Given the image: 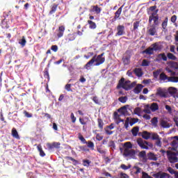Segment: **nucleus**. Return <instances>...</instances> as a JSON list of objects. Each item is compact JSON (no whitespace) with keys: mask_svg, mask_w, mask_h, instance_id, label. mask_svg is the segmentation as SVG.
Returning a JSON list of instances; mask_svg holds the SVG:
<instances>
[{"mask_svg":"<svg viewBox=\"0 0 178 178\" xmlns=\"http://www.w3.org/2000/svg\"><path fill=\"white\" fill-rule=\"evenodd\" d=\"M161 140H162V138H159L156 140V145H157V147H161L162 146V143L161 142Z\"/></svg>","mask_w":178,"mask_h":178,"instance_id":"48","label":"nucleus"},{"mask_svg":"<svg viewBox=\"0 0 178 178\" xmlns=\"http://www.w3.org/2000/svg\"><path fill=\"white\" fill-rule=\"evenodd\" d=\"M85 144H88V148H91V149H94V143L91 141H88V143L86 142Z\"/></svg>","mask_w":178,"mask_h":178,"instance_id":"41","label":"nucleus"},{"mask_svg":"<svg viewBox=\"0 0 178 178\" xmlns=\"http://www.w3.org/2000/svg\"><path fill=\"white\" fill-rule=\"evenodd\" d=\"M156 95H159V97H161L162 98L166 97V92H165V90L162 88L157 89Z\"/></svg>","mask_w":178,"mask_h":178,"instance_id":"10","label":"nucleus"},{"mask_svg":"<svg viewBox=\"0 0 178 178\" xmlns=\"http://www.w3.org/2000/svg\"><path fill=\"white\" fill-rule=\"evenodd\" d=\"M154 22L153 26H158L159 24V16L157 17H149V23L151 24V22Z\"/></svg>","mask_w":178,"mask_h":178,"instance_id":"8","label":"nucleus"},{"mask_svg":"<svg viewBox=\"0 0 178 178\" xmlns=\"http://www.w3.org/2000/svg\"><path fill=\"white\" fill-rule=\"evenodd\" d=\"M124 34V26L118 25L117 26V33L115 35H123Z\"/></svg>","mask_w":178,"mask_h":178,"instance_id":"7","label":"nucleus"},{"mask_svg":"<svg viewBox=\"0 0 178 178\" xmlns=\"http://www.w3.org/2000/svg\"><path fill=\"white\" fill-rule=\"evenodd\" d=\"M153 51H161V45L158 44V43H155L151 46Z\"/></svg>","mask_w":178,"mask_h":178,"instance_id":"27","label":"nucleus"},{"mask_svg":"<svg viewBox=\"0 0 178 178\" xmlns=\"http://www.w3.org/2000/svg\"><path fill=\"white\" fill-rule=\"evenodd\" d=\"M143 54H146L147 55H152L154 54V49H152V47L146 49L145 51H143Z\"/></svg>","mask_w":178,"mask_h":178,"instance_id":"22","label":"nucleus"},{"mask_svg":"<svg viewBox=\"0 0 178 178\" xmlns=\"http://www.w3.org/2000/svg\"><path fill=\"white\" fill-rule=\"evenodd\" d=\"M156 177H159V178H169V175L165 172L162 173H158L156 175Z\"/></svg>","mask_w":178,"mask_h":178,"instance_id":"23","label":"nucleus"},{"mask_svg":"<svg viewBox=\"0 0 178 178\" xmlns=\"http://www.w3.org/2000/svg\"><path fill=\"white\" fill-rule=\"evenodd\" d=\"M124 149H131L133 148V145H131V143L127 142L124 145Z\"/></svg>","mask_w":178,"mask_h":178,"instance_id":"30","label":"nucleus"},{"mask_svg":"<svg viewBox=\"0 0 178 178\" xmlns=\"http://www.w3.org/2000/svg\"><path fill=\"white\" fill-rule=\"evenodd\" d=\"M134 73L138 77H141V76H143V70L140 68H136L134 70Z\"/></svg>","mask_w":178,"mask_h":178,"instance_id":"24","label":"nucleus"},{"mask_svg":"<svg viewBox=\"0 0 178 178\" xmlns=\"http://www.w3.org/2000/svg\"><path fill=\"white\" fill-rule=\"evenodd\" d=\"M144 88V86L141 84L137 85V86L134 88V93L135 94H140L141 92V90Z\"/></svg>","mask_w":178,"mask_h":178,"instance_id":"15","label":"nucleus"},{"mask_svg":"<svg viewBox=\"0 0 178 178\" xmlns=\"http://www.w3.org/2000/svg\"><path fill=\"white\" fill-rule=\"evenodd\" d=\"M174 140L172 142V145L173 147H178V136H175Z\"/></svg>","mask_w":178,"mask_h":178,"instance_id":"31","label":"nucleus"},{"mask_svg":"<svg viewBox=\"0 0 178 178\" xmlns=\"http://www.w3.org/2000/svg\"><path fill=\"white\" fill-rule=\"evenodd\" d=\"M167 26H168V18H165V19L162 23V27L163 30H165Z\"/></svg>","mask_w":178,"mask_h":178,"instance_id":"42","label":"nucleus"},{"mask_svg":"<svg viewBox=\"0 0 178 178\" xmlns=\"http://www.w3.org/2000/svg\"><path fill=\"white\" fill-rule=\"evenodd\" d=\"M176 20H177V17H176V15H173L172 17H171V22L172 23H175L176 22Z\"/></svg>","mask_w":178,"mask_h":178,"instance_id":"62","label":"nucleus"},{"mask_svg":"<svg viewBox=\"0 0 178 178\" xmlns=\"http://www.w3.org/2000/svg\"><path fill=\"white\" fill-rule=\"evenodd\" d=\"M143 112L145 113H148V114L151 113V107L149 106V105L147 104V105L145 106V108L143 109Z\"/></svg>","mask_w":178,"mask_h":178,"instance_id":"33","label":"nucleus"},{"mask_svg":"<svg viewBox=\"0 0 178 178\" xmlns=\"http://www.w3.org/2000/svg\"><path fill=\"white\" fill-rule=\"evenodd\" d=\"M160 80H163V81H165V80H168L169 81V79L170 77H168L165 73H161L159 76Z\"/></svg>","mask_w":178,"mask_h":178,"instance_id":"28","label":"nucleus"},{"mask_svg":"<svg viewBox=\"0 0 178 178\" xmlns=\"http://www.w3.org/2000/svg\"><path fill=\"white\" fill-rule=\"evenodd\" d=\"M139 25H140V23L138 22H136L134 23V30H137V29H138Z\"/></svg>","mask_w":178,"mask_h":178,"instance_id":"54","label":"nucleus"},{"mask_svg":"<svg viewBox=\"0 0 178 178\" xmlns=\"http://www.w3.org/2000/svg\"><path fill=\"white\" fill-rule=\"evenodd\" d=\"M134 113H135V115H138V116H140V115H141V113H142L141 108L139 107L136 108L134 109Z\"/></svg>","mask_w":178,"mask_h":178,"instance_id":"39","label":"nucleus"},{"mask_svg":"<svg viewBox=\"0 0 178 178\" xmlns=\"http://www.w3.org/2000/svg\"><path fill=\"white\" fill-rule=\"evenodd\" d=\"M147 157L151 160V161H157L158 160V157H156V156L152 153L150 152L147 154Z\"/></svg>","mask_w":178,"mask_h":178,"instance_id":"21","label":"nucleus"},{"mask_svg":"<svg viewBox=\"0 0 178 178\" xmlns=\"http://www.w3.org/2000/svg\"><path fill=\"white\" fill-rule=\"evenodd\" d=\"M26 38L24 37H22V39L19 42V44H21L22 47H24V45H26Z\"/></svg>","mask_w":178,"mask_h":178,"instance_id":"49","label":"nucleus"},{"mask_svg":"<svg viewBox=\"0 0 178 178\" xmlns=\"http://www.w3.org/2000/svg\"><path fill=\"white\" fill-rule=\"evenodd\" d=\"M138 130H140L138 127H135L132 129L131 133L134 137L137 136V134H138Z\"/></svg>","mask_w":178,"mask_h":178,"instance_id":"25","label":"nucleus"},{"mask_svg":"<svg viewBox=\"0 0 178 178\" xmlns=\"http://www.w3.org/2000/svg\"><path fill=\"white\" fill-rule=\"evenodd\" d=\"M167 156L170 163H176V162H178L177 154L175 152L168 151Z\"/></svg>","mask_w":178,"mask_h":178,"instance_id":"3","label":"nucleus"},{"mask_svg":"<svg viewBox=\"0 0 178 178\" xmlns=\"http://www.w3.org/2000/svg\"><path fill=\"white\" fill-rule=\"evenodd\" d=\"M92 12H95L97 15L101 13V8L98 7V6H93L91 7Z\"/></svg>","mask_w":178,"mask_h":178,"instance_id":"19","label":"nucleus"},{"mask_svg":"<svg viewBox=\"0 0 178 178\" xmlns=\"http://www.w3.org/2000/svg\"><path fill=\"white\" fill-rule=\"evenodd\" d=\"M104 54H102L99 56H95L93 58L86 63L85 65V69L87 70H90V67L92 66L95 63V66H99V65H102L104 62H105V58L103 57Z\"/></svg>","mask_w":178,"mask_h":178,"instance_id":"1","label":"nucleus"},{"mask_svg":"<svg viewBox=\"0 0 178 178\" xmlns=\"http://www.w3.org/2000/svg\"><path fill=\"white\" fill-rule=\"evenodd\" d=\"M161 126L163 127V129H169L170 127V124H169L166 120H161Z\"/></svg>","mask_w":178,"mask_h":178,"instance_id":"17","label":"nucleus"},{"mask_svg":"<svg viewBox=\"0 0 178 178\" xmlns=\"http://www.w3.org/2000/svg\"><path fill=\"white\" fill-rule=\"evenodd\" d=\"M168 58L169 59H172V60H175L176 59V56H175V55H173L171 53H168Z\"/></svg>","mask_w":178,"mask_h":178,"instance_id":"44","label":"nucleus"},{"mask_svg":"<svg viewBox=\"0 0 178 178\" xmlns=\"http://www.w3.org/2000/svg\"><path fill=\"white\" fill-rule=\"evenodd\" d=\"M37 148H38V151H39L40 152V156H45V153L42 150V146H41V145H38L37 146Z\"/></svg>","mask_w":178,"mask_h":178,"instance_id":"26","label":"nucleus"},{"mask_svg":"<svg viewBox=\"0 0 178 178\" xmlns=\"http://www.w3.org/2000/svg\"><path fill=\"white\" fill-rule=\"evenodd\" d=\"M102 138H104V137L99 134H97L96 135V140H97L98 141H101L102 140Z\"/></svg>","mask_w":178,"mask_h":178,"instance_id":"55","label":"nucleus"},{"mask_svg":"<svg viewBox=\"0 0 178 178\" xmlns=\"http://www.w3.org/2000/svg\"><path fill=\"white\" fill-rule=\"evenodd\" d=\"M165 109H166V111H168V113L172 114V107H170V106L166 105Z\"/></svg>","mask_w":178,"mask_h":178,"instance_id":"51","label":"nucleus"},{"mask_svg":"<svg viewBox=\"0 0 178 178\" xmlns=\"http://www.w3.org/2000/svg\"><path fill=\"white\" fill-rule=\"evenodd\" d=\"M51 51H54V52H56L58 51V46L56 45L51 46Z\"/></svg>","mask_w":178,"mask_h":178,"instance_id":"59","label":"nucleus"},{"mask_svg":"<svg viewBox=\"0 0 178 178\" xmlns=\"http://www.w3.org/2000/svg\"><path fill=\"white\" fill-rule=\"evenodd\" d=\"M142 137L145 140H149V138H151V133L145 131L142 133Z\"/></svg>","mask_w":178,"mask_h":178,"instance_id":"14","label":"nucleus"},{"mask_svg":"<svg viewBox=\"0 0 178 178\" xmlns=\"http://www.w3.org/2000/svg\"><path fill=\"white\" fill-rule=\"evenodd\" d=\"M148 34H149V35H155V34H156V29L155 28V25H152L149 28Z\"/></svg>","mask_w":178,"mask_h":178,"instance_id":"11","label":"nucleus"},{"mask_svg":"<svg viewBox=\"0 0 178 178\" xmlns=\"http://www.w3.org/2000/svg\"><path fill=\"white\" fill-rule=\"evenodd\" d=\"M122 8H123V6L118 8V10L115 12V19H118V17L120 16L122 13Z\"/></svg>","mask_w":178,"mask_h":178,"instance_id":"35","label":"nucleus"},{"mask_svg":"<svg viewBox=\"0 0 178 178\" xmlns=\"http://www.w3.org/2000/svg\"><path fill=\"white\" fill-rule=\"evenodd\" d=\"M137 144L140 147V148H142V149H148V145H149L148 142L141 138L137 139Z\"/></svg>","mask_w":178,"mask_h":178,"instance_id":"6","label":"nucleus"},{"mask_svg":"<svg viewBox=\"0 0 178 178\" xmlns=\"http://www.w3.org/2000/svg\"><path fill=\"white\" fill-rule=\"evenodd\" d=\"M168 60V57H166V56L163 54H159L157 58H156V60L159 61V60Z\"/></svg>","mask_w":178,"mask_h":178,"instance_id":"20","label":"nucleus"},{"mask_svg":"<svg viewBox=\"0 0 178 178\" xmlns=\"http://www.w3.org/2000/svg\"><path fill=\"white\" fill-rule=\"evenodd\" d=\"M136 169V174L138 175V173H141V168H138V167H135Z\"/></svg>","mask_w":178,"mask_h":178,"instance_id":"61","label":"nucleus"},{"mask_svg":"<svg viewBox=\"0 0 178 178\" xmlns=\"http://www.w3.org/2000/svg\"><path fill=\"white\" fill-rule=\"evenodd\" d=\"M155 10H156V6H151L148 10V13H151L152 12H154Z\"/></svg>","mask_w":178,"mask_h":178,"instance_id":"43","label":"nucleus"},{"mask_svg":"<svg viewBox=\"0 0 178 178\" xmlns=\"http://www.w3.org/2000/svg\"><path fill=\"white\" fill-rule=\"evenodd\" d=\"M108 147H111V149H115V143L113 141H110L108 143Z\"/></svg>","mask_w":178,"mask_h":178,"instance_id":"46","label":"nucleus"},{"mask_svg":"<svg viewBox=\"0 0 178 178\" xmlns=\"http://www.w3.org/2000/svg\"><path fill=\"white\" fill-rule=\"evenodd\" d=\"M139 158H142V159H145V156H147V154L145 153V151L140 152L138 154Z\"/></svg>","mask_w":178,"mask_h":178,"instance_id":"37","label":"nucleus"},{"mask_svg":"<svg viewBox=\"0 0 178 178\" xmlns=\"http://www.w3.org/2000/svg\"><path fill=\"white\" fill-rule=\"evenodd\" d=\"M142 178H150L151 177L149 175H148V174L143 172H142Z\"/></svg>","mask_w":178,"mask_h":178,"instance_id":"57","label":"nucleus"},{"mask_svg":"<svg viewBox=\"0 0 178 178\" xmlns=\"http://www.w3.org/2000/svg\"><path fill=\"white\" fill-rule=\"evenodd\" d=\"M152 124V126H154V127H156L158 126V118L154 117L152 118V120H151Z\"/></svg>","mask_w":178,"mask_h":178,"instance_id":"29","label":"nucleus"},{"mask_svg":"<svg viewBox=\"0 0 178 178\" xmlns=\"http://www.w3.org/2000/svg\"><path fill=\"white\" fill-rule=\"evenodd\" d=\"M47 147L49 149H54V148H59L60 147V143H47Z\"/></svg>","mask_w":178,"mask_h":178,"instance_id":"9","label":"nucleus"},{"mask_svg":"<svg viewBox=\"0 0 178 178\" xmlns=\"http://www.w3.org/2000/svg\"><path fill=\"white\" fill-rule=\"evenodd\" d=\"M88 23L89 24V27L90 29H97V24H95V23L91 20H88Z\"/></svg>","mask_w":178,"mask_h":178,"instance_id":"34","label":"nucleus"},{"mask_svg":"<svg viewBox=\"0 0 178 178\" xmlns=\"http://www.w3.org/2000/svg\"><path fill=\"white\" fill-rule=\"evenodd\" d=\"M90 161L88 160H84L83 161V166H90Z\"/></svg>","mask_w":178,"mask_h":178,"instance_id":"53","label":"nucleus"},{"mask_svg":"<svg viewBox=\"0 0 178 178\" xmlns=\"http://www.w3.org/2000/svg\"><path fill=\"white\" fill-rule=\"evenodd\" d=\"M120 178H129V175L122 172V173H120Z\"/></svg>","mask_w":178,"mask_h":178,"instance_id":"60","label":"nucleus"},{"mask_svg":"<svg viewBox=\"0 0 178 178\" xmlns=\"http://www.w3.org/2000/svg\"><path fill=\"white\" fill-rule=\"evenodd\" d=\"M118 101L122 104H126V102H127V97H119Z\"/></svg>","mask_w":178,"mask_h":178,"instance_id":"38","label":"nucleus"},{"mask_svg":"<svg viewBox=\"0 0 178 178\" xmlns=\"http://www.w3.org/2000/svg\"><path fill=\"white\" fill-rule=\"evenodd\" d=\"M71 87H72L71 84H67V85H65V90H67V91H72Z\"/></svg>","mask_w":178,"mask_h":178,"instance_id":"52","label":"nucleus"},{"mask_svg":"<svg viewBox=\"0 0 178 178\" xmlns=\"http://www.w3.org/2000/svg\"><path fill=\"white\" fill-rule=\"evenodd\" d=\"M150 138H152V140H159L160 138H159V135H158V134L151 133Z\"/></svg>","mask_w":178,"mask_h":178,"instance_id":"32","label":"nucleus"},{"mask_svg":"<svg viewBox=\"0 0 178 178\" xmlns=\"http://www.w3.org/2000/svg\"><path fill=\"white\" fill-rule=\"evenodd\" d=\"M159 10L156 9L154 11H152V13H149V15H151L149 17H158Z\"/></svg>","mask_w":178,"mask_h":178,"instance_id":"36","label":"nucleus"},{"mask_svg":"<svg viewBox=\"0 0 178 178\" xmlns=\"http://www.w3.org/2000/svg\"><path fill=\"white\" fill-rule=\"evenodd\" d=\"M70 118L72 123H76V118L74 117V114L73 113H71Z\"/></svg>","mask_w":178,"mask_h":178,"instance_id":"47","label":"nucleus"},{"mask_svg":"<svg viewBox=\"0 0 178 178\" xmlns=\"http://www.w3.org/2000/svg\"><path fill=\"white\" fill-rule=\"evenodd\" d=\"M12 136L15 138H17V140H20V136H19V134L17 133V130H16L15 128H13V129H12Z\"/></svg>","mask_w":178,"mask_h":178,"instance_id":"18","label":"nucleus"},{"mask_svg":"<svg viewBox=\"0 0 178 178\" xmlns=\"http://www.w3.org/2000/svg\"><path fill=\"white\" fill-rule=\"evenodd\" d=\"M79 140H80L82 143H83L84 144H86V143H87V142L86 141V138H84V137H83V136H81V134H79Z\"/></svg>","mask_w":178,"mask_h":178,"instance_id":"50","label":"nucleus"},{"mask_svg":"<svg viewBox=\"0 0 178 178\" xmlns=\"http://www.w3.org/2000/svg\"><path fill=\"white\" fill-rule=\"evenodd\" d=\"M123 156H124V158L129 157V158H131L132 159H134V158H136V151L131 149H124Z\"/></svg>","mask_w":178,"mask_h":178,"instance_id":"4","label":"nucleus"},{"mask_svg":"<svg viewBox=\"0 0 178 178\" xmlns=\"http://www.w3.org/2000/svg\"><path fill=\"white\" fill-rule=\"evenodd\" d=\"M165 70L166 72H168V73H170V76H170L169 81H171L172 83H178V77L175 76H176V72L172 71V70H170L168 67H167Z\"/></svg>","mask_w":178,"mask_h":178,"instance_id":"5","label":"nucleus"},{"mask_svg":"<svg viewBox=\"0 0 178 178\" xmlns=\"http://www.w3.org/2000/svg\"><path fill=\"white\" fill-rule=\"evenodd\" d=\"M168 91H169L170 94H176V92H177V89L172 87L168 89Z\"/></svg>","mask_w":178,"mask_h":178,"instance_id":"40","label":"nucleus"},{"mask_svg":"<svg viewBox=\"0 0 178 178\" xmlns=\"http://www.w3.org/2000/svg\"><path fill=\"white\" fill-rule=\"evenodd\" d=\"M150 109L152 112H156V111H158V109H159V106H158L157 103H152L150 106Z\"/></svg>","mask_w":178,"mask_h":178,"instance_id":"16","label":"nucleus"},{"mask_svg":"<svg viewBox=\"0 0 178 178\" xmlns=\"http://www.w3.org/2000/svg\"><path fill=\"white\" fill-rule=\"evenodd\" d=\"M97 151H98V152H99V154H105L104 150L101 149V147H98Z\"/></svg>","mask_w":178,"mask_h":178,"instance_id":"64","label":"nucleus"},{"mask_svg":"<svg viewBox=\"0 0 178 178\" xmlns=\"http://www.w3.org/2000/svg\"><path fill=\"white\" fill-rule=\"evenodd\" d=\"M24 115H25V116H26V118H32V116H33V115L29 113V112H27V111H24Z\"/></svg>","mask_w":178,"mask_h":178,"instance_id":"63","label":"nucleus"},{"mask_svg":"<svg viewBox=\"0 0 178 178\" xmlns=\"http://www.w3.org/2000/svg\"><path fill=\"white\" fill-rule=\"evenodd\" d=\"M169 173H170L171 175H175V170H173V168H168V169Z\"/></svg>","mask_w":178,"mask_h":178,"instance_id":"58","label":"nucleus"},{"mask_svg":"<svg viewBox=\"0 0 178 178\" xmlns=\"http://www.w3.org/2000/svg\"><path fill=\"white\" fill-rule=\"evenodd\" d=\"M149 61L147 60H143L142 62V66H149Z\"/></svg>","mask_w":178,"mask_h":178,"instance_id":"45","label":"nucleus"},{"mask_svg":"<svg viewBox=\"0 0 178 178\" xmlns=\"http://www.w3.org/2000/svg\"><path fill=\"white\" fill-rule=\"evenodd\" d=\"M128 108H129V105L124 106L118 110V112H120V113H121L122 115H127Z\"/></svg>","mask_w":178,"mask_h":178,"instance_id":"12","label":"nucleus"},{"mask_svg":"<svg viewBox=\"0 0 178 178\" xmlns=\"http://www.w3.org/2000/svg\"><path fill=\"white\" fill-rule=\"evenodd\" d=\"M136 86V82H131L130 81H124V78H122L120 81L119 84L118 86V88H124V90H131L133 87Z\"/></svg>","mask_w":178,"mask_h":178,"instance_id":"2","label":"nucleus"},{"mask_svg":"<svg viewBox=\"0 0 178 178\" xmlns=\"http://www.w3.org/2000/svg\"><path fill=\"white\" fill-rule=\"evenodd\" d=\"M123 62L124 65H129L130 60L129 59V58H123Z\"/></svg>","mask_w":178,"mask_h":178,"instance_id":"56","label":"nucleus"},{"mask_svg":"<svg viewBox=\"0 0 178 178\" xmlns=\"http://www.w3.org/2000/svg\"><path fill=\"white\" fill-rule=\"evenodd\" d=\"M65 33V26H61L58 28V33L57 34L58 38L63 37V33Z\"/></svg>","mask_w":178,"mask_h":178,"instance_id":"13","label":"nucleus"}]
</instances>
